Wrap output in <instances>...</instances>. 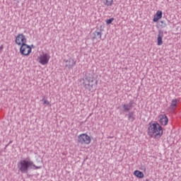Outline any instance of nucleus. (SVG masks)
Masks as SVG:
<instances>
[{
  "instance_id": "15",
  "label": "nucleus",
  "mask_w": 181,
  "mask_h": 181,
  "mask_svg": "<svg viewBox=\"0 0 181 181\" xmlns=\"http://www.w3.org/2000/svg\"><path fill=\"white\" fill-rule=\"evenodd\" d=\"M179 103V100L173 99L171 102V107H176Z\"/></svg>"
},
{
  "instance_id": "12",
  "label": "nucleus",
  "mask_w": 181,
  "mask_h": 181,
  "mask_svg": "<svg viewBox=\"0 0 181 181\" xmlns=\"http://www.w3.org/2000/svg\"><path fill=\"white\" fill-rule=\"evenodd\" d=\"M86 80H87L88 83H93L94 82V80H95V78L94 77V75L88 74L86 76Z\"/></svg>"
},
{
  "instance_id": "19",
  "label": "nucleus",
  "mask_w": 181,
  "mask_h": 181,
  "mask_svg": "<svg viewBox=\"0 0 181 181\" xmlns=\"http://www.w3.org/2000/svg\"><path fill=\"white\" fill-rule=\"evenodd\" d=\"M95 33H96V36H98L99 39H101V37L103 36V34L101 33V32L95 31Z\"/></svg>"
},
{
  "instance_id": "3",
  "label": "nucleus",
  "mask_w": 181,
  "mask_h": 181,
  "mask_svg": "<svg viewBox=\"0 0 181 181\" xmlns=\"http://www.w3.org/2000/svg\"><path fill=\"white\" fill-rule=\"evenodd\" d=\"M78 143L81 145H90L91 144V137L86 133L81 134L78 136Z\"/></svg>"
},
{
  "instance_id": "4",
  "label": "nucleus",
  "mask_w": 181,
  "mask_h": 181,
  "mask_svg": "<svg viewBox=\"0 0 181 181\" xmlns=\"http://www.w3.org/2000/svg\"><path fill=\"white\" fill-rule=\"evenodd\" d=\"M49 60L50 55L45 52H42V54H40L37 59V62H38V63L42 66H46V64H48Z\"/></svg>"
},
{
  "instance_id": "21",
  "label": "nucleus",
  "mask_w": 181,
  "mask_h": 181,
  "mask_svg": "<svg viewBox=\"0 0 181 181\" xmlns=\"http://www.w3.org/2000/svg\"><path fill=\"white\" fill-rule=\"evenodd\" d=\"M2 50H4V45H3L0 46V53H1V52H2Z\"/></svg>"
},
{
  "instance_id": "8",
  "label": "nucleus",
  "mask_w": 181,
  "mask_h": 181,
  "mask_svg": "<svg viewBox=\"0 0 181 181\" xmlns=\"http://www.w3.org/2000/svg\"><path fill=\"white\" fill-rule=\"evenodd\" d=\"M158 119L161 125H168V122H169V119H168V116L166 115H160L158 116Z\"/></svg>"
},
{
  "instance_id": "1",
  "label": "nucleus",
  "mask_w": 181,
  "mask_h": 181,
  "mask_svg": "<svg viewBox=\"0 0 181 181\" xmlns=\"http://www.w3.org/2000/svg\"><path fill=\"white\" fill-rule=\"evenodd\" d=\"M147 135L150 138H153L154 139H159L163 135V128L157 122H151L147 128Z\"/></svg>"
},
{
  "instance_id": "14",
  "label": "nucleus",
  "mask_w": 181,
  "mask_h": 181,
  "mask_svg": "<svg viewBox=\"0 0 181 181\" xmlns=\"http://www.w3.org/2000/svg\"><path fill=\"white\" fill-rule=\"evenodd\" d=\"M123 108H124V111H129V110H131V108H132V103L130 102L128 105H124Z\"/></svg>"
},
{
  "instance_id": "20",
  "label": "nucleus",
  "mask_w": 181,
  "mask_h": 181,
  "mask_svg": "<svg viewBox=\"0 0 181 181\" xmlns=\"http://www.w3.org/2000/svg\"><path fill=\"white\" fill-rule=\"evenodd\" d=\"M44 104H46L47 105H50V102H49L47 100H44Z\"/></svg>"
},
{
  "instance_id": "9",
  "label": "nucleus",
  "mask_w": 181,
  "mask_h": 181,
  "mask_svg": "<svg viewBox=\"0 0 181 181\" xmlns=\"http://www.w3.org/2000/svg\"><path fill=\"white\" fill-rule=\"evenodd\" d=\"M158 46H162L163 45V32L159 31L157 37Z\"/></svg>"
},
{
  "instance_id": "10",
  "label": "nucleus",
  "mask_w": 181,
  "mask_h": 181,
  "mask_svg": "<svg viewBox=\"0 0 181 181\" xmlns=\"http://www.w3.org/2000/svg\"><path fill=\"white\" fill-rule=\"evenodd\" d=\"M163 13L162 11H157L153 16V21L158 22L160 19H162Z\"/></svg>"
},
{
  "instance_id": "18",
  "label": "nucleus",
  "mask_w": 181,
  "mask_h": 181,
  "mask_svg": "<svg viewBox=\"0 0 181 181\" xmlns=\"http://www.w3.org/2000/svg\"><path fill=\"white\" fill-rule=\"evenodd\" d=\"M114 22V18H111L110 19L106 20L107 25H111Z\"/></svg>"
},
{
  "instance_id": "16",
  "label": "nucleus",
  "mask_w": 181,
  "mask_h": 181,
  "mask_svg": "<svg viewBox=\"0 0 181 181\" xmlns=\"http://www.w3.org/2000/svg\"><path fill=\"white\" fill-rule=\"evenodd\" d=\"M129 121H134L135 119V116L134 115V112H131L129 113Z\"/></svg>"
},
{
  "instance_id": "13",
  "label": "nucleus",
  "mask_w": 181,
  "mask_h": 181,
  "mask_svg": "<svg viewBox=\"0 0 181 181\" xmlns=\"http://www.w3.org/2000/svg\"><path fill=\"white\" fill-rule=\"evenodd\" d=\"M134 176H136V177H139V179H142V178H144V173H142L138 170H136L134 172Z\"/></svg>"
},
{
  "instance_id": "6",
  "label": "nucleus",
  "mask_w": 181,
  "mask_h": 181,
  "mask_svg": "<svg viewBox=\"0 0 181 181\" xmlns=\"http://www.w3.org/2000/svg\"><path fill=\"white\" fill-rule=\"evenodd\" d=\"M28 42V40L26 39V36H25L23 34H18L16 37V44L17 46H23V45H25Z\"/></svg>"
},
{
  "instance_id": "23",
  "label": "nucleus",
  "mask_w": 181,
  "mask_h": 181,
  "mask_svg": "<svg viewBox=\"0 0 181 181\" xmlns=\"http://www.w3.org/2000/svg\"><path fill=\"white\" fill-rule=\"evenodd\" d=\"M165 25H166V24H164V25H163V27L165 28Z\"/></svg>"
},
{
  "instance_id": "7",
  "label": "nucleus",
  "mask_w": 181,
  "mask_h": 181,
  "mask_svg": "<svg viewBox=\"0 0 181 181\" xmlns=\"http://www.w3.org/2000/svg\"><path fill=\"white\" fill-rule=\"evenodd\" d=\"M66 69H73L76 66V61L71 57L64 60Z\"/></svg>"
},
{
  "instance_id": "22",
  "label": "nucleus",
  "mask_w": 181,
  "mask_h": 181,
  "mask_svg": "<svg viewBox=\"0 0 181 181\" xmlns=\"http://www.w3.org/2000/svg\"><path fill=\"white\" fill-rule=\"evenodd\" d=\"M160 23H164V21H160Z\"/></svg>"
},
{
  "instance_id": "5",
  "label": "nucleus",
  "mask_w": 181,
  "mask_h": 181,
  "mask_svg": "<svg viewBox=\"0 0 181 181\" xmlns=\"http://www.w3.org/2000/svg\"><path fill=\"white\" fill-rule=\"evenodd\" d=\"M20 53L23 54V56H29V54L32 53V47L26 43L21 45Z\"/></svg>"
},
{
  "instance_id": "11",
  "label": "nucleus",
  "mask_w": 181,
  "mask_h": 181,
  "mask_svg": "<svg viewBox=\"0 0 181 181\" xmlns=\"http://www.w3.org/2000/svg\"><path fill=\"white\" fill-rule=\"evenodd\" d=\"M105 6H112L114 5V0H102Z\"/></svg>"
},
{
  "instance_id": "17",
  "label": "nucleus",
  "mask_w": 181,
  "mask_h": 181,
  "mask_svg": "<svg viewBox=\"0 0 181 181\" xmlns=\"http://www.w3.org/2000/svg\"><path fill=\"white\" fill-rule=\"evenodd\" d=\"M85 88H87L89 90V91H91V88H93V85H90V83L84 85Z\"/></svg>"
},
{
  "instance_id": "2",
  "label": "nucleus",
  "mask_w": 181,
  "mask_h": 181,
  "mask_svg": "<svg viewBox=\"0 0 181 181\" xmlns=\"http://www.w3.org/2000/svg\"><path fill=\"white\" fill-rule=\"evenodd\" d=\"M32 166H33L35 169H40V167H37L33 164V162L30 158L21 160L17 163L18 172H21V173H28V172H29V169H30Z\"/></svg>"
}]
</instances>
